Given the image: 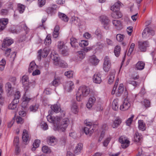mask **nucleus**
I'll list each match as a JSON object with an SVG mask.
<instances>
[{"label":"nucleus","instance_id":"obj_14","mask_svg":"<svg viewBox=\"0 0 156 156\" xmlns=\"http://www.w3.org/2000/svg\"><path fill=\"white\" fill-rule=\"evenodd\" d=\"M13 43V41L12 39L9 37H6L3 41L2 46L3 48H5L10 45Z\"/></svg>","mask_w":156,"mask_h":156},{"label":"nucleus","instance_id":"obj_60","mask_svg":"<svg viewBox=\"0 0 156 156\" xmlns=\"http://www.w3.org/2000/svg\"><path fill=\"white\" fill-rule=\"evenodd\" d=\"M145 93L146 92L145 91V88L143 87L141 88L140 91L139 93L138 94V95L142 96L144 94H145Z\"/></svg>","mask_w":156,"mask_h":156},{"label":"nucleus","instance_id":"obj_31","mask_svg":"<svg viewBox=\"0 0 156 156\" xmlns=\"http://www.w3.org/2000/svg\"><path fill=\"white\" fill-rule=\"evenodd\" d=\"M142 135L139 133L136 132L135 133V136H134V141L137 142H140L142 139Z\"/></svg>","mask_w":156,"mask_h":156},{"label":"nucleus","instance_id":"obj_35","mask_svg":"<svg viewBox=\"0 0 156 156\" xmlns=\"http://www.w3.org/2000/svg\"><path fill=\"white\" fill-rule=\"evenodd\" d=\"M51 109L55 112L58 113L61 110L60 106L57 104L51 106Z\"/></svg>","mask_w":156,"mask_h":156},{"label":"nucleus","instance_id":"obj_15","mask_svg":"<svg viewBox=\"0 0 156 156\" xmlns=\"http://www.w3.org/2000/svg\"><path fill=\"white\" fill-rule=\"evenodd\" d=\"M57 6L56 5H53L49 7L46 9V11L48 14L52 15L56 12Z\"/></svg>","mask_w":156,"mask_h":156},{"label":"nucleus","instance_id":"obj_52","mask_svg":"<svg viewBox=\"0 0 156 156\" xmlns=\"http://www.w3.org/2000/svg\"><path fill=\"white\" fill-rule=\"evenodd\" d=\"M20 92L19 91L16 92L14 94V98L13 100H15V101H19V99L20 98Z\"/></svg>","mask_w":156,"mask_h":156},{"label":"nucleus","instance_id":"obj_61","mask_svg":"<svg viewBox=\"0 0 156 156\" xmlns=\"http://www.w3.org/2000/svg\"><path fill=\"white\" fill-rule=\"evenodd\" d=\"M16 121L18 123L22 124L23 122V118L20 117H17L16 119Z\"/></svg>","mask_w":156,"mask_h":156},{"label":"nucleus","instance_id":"obj_59","mask_svg":"<svg viewBox=\"0 0 156 156\" xmlns=\"http://www.w3.org/2000/svg\"><path fill=\"white\" fill-rule=\"evenodd\" d=\"M40 143V141L39 140H35L33 144V146L38 147Z\"/></svg>","mask_w":156,"mask_h":156},{"label":"nucleus","instance_id":"obj_58","mask_svg":"<svg viewBox=\"0 0 156 156\" xmlns=\"http://www.w3.org/2000/svg\"><path fill=\"white\" fill-rule=\"evenodd\" d=\"M8 13V10L5 9H2L1 11V14L2 15H6Z\"/></svg>","mask_w":156,"mask_h":156},{"label":"nucleus","instance_id":"obj_36","mask_svg":"<svg viewBox=\"0 0 156 156\" xmlns=\"http://www.w3.org/2000/svg\"><path fill=\"white\" fill-rule=\"evenodd\" d=\"M121 123V120L119 118H117L115 119L113 122L112 125V127L113 128H116L119 126L120 124Z\"/></svg>","mask_w":156,"mask_h":156},{"label":"nucleus","instance_id":"obj_46","mask_svg":"<svg viewBox=\"0 0 156 156\" xmlns=\"http://www.w3.org/2000/svg\"><path fill=\"white\" fill-rule=\"evenodd\" d=\"M70 44L73 47H76L78 45L77 40L75 38L73 37L70 38Z\"/></svg>","mask_w":156,"mask_h":156},{"label":"nucleus","instance_id":"obj_13","mask_svg":"<svg viewBox=\"0 0 156 156\" xmlns=\"http://www.w3.org/2000/svg\"><path fill=\"white\" fill-rule=\"evenodd\" d=\"M21 82L24 88L27 90L28 89L29 85V82L28 76L26 75L23 76L22 78Z\"/></svg>","mask_w":156,"mask_h":156},{"label":"nucleus","instance_id":"obj_63","mask_svg":"<svg viewBox=\"0 0 156 156\" xmlns=\"http://www.w3.org/2000/svg\"><path fill=\"white\" fill-rule=\"evenodd\" d=\"M110 140V138L109 137L107 138L104 142L103 145L105 147H106L108 146Z\"/></svg>","mask_w":156,"mask_h":156},{"label":"nucleus","instance_id":"obj_54","mask_svg":"<svg viewBox=\"0 0 156 156\" xmlns=\"http://www.w3.org/2000/svg\"><path fill=\"white\" fill-rule=\"evenodd\" d=\"M124 37V35L118 34L116 35V38L118 41H121L123 40Z\"/></svg>","mask_w":156,"mask_h":156},{"label":"nucleus","instance_id":"obj_41","mask_svg":"<svg viewBox=\"0 0 156 156\" xmlns=\"http://www.w3.org/2000/svg\"><path fill=\"white\" fill-rule=\"evenodd\" d=\"M138 127L139 129L144 131L145 129V124L142 120H139L138 122Z\"/></svg>","mask_w":156,"mask_h":156},{"label":"nucleus","instance_id":"obj_50","mask_svg":"<svg viewBox=\"0 0 156 156\" xmlns=\"http://www.w3.org/2000/svg\"><path fill=\"white\" fill-rule=\"evenodd\" d=\"M42 151L44 153H49L51 152V150L46 146H44L42 147Z\"/></svg>","mask_w":156,"mask_h":156},{"label":"nucleus","instance_id":"obj_64","mask_svg":"<svg viewBox=\"0 0 156 156\" xmlns=\"http://www.w3.org/2000/svg\"><path fill=\"white\" fill-rule=\"evenodd\" d=\"M19 142V138L18 137H15L14 140V145L16 147H17L18 145V143Z\"/></svg>","mask_w":156,"mask_h":156},{"label":"nucleus","instance_id":"obj_32","mask_svg":"<svg viewBox=\"0 0 156 156\" xmlns=\"http://www.w3.org/2000/svg\"><path fill=\"white\" fill-rule=\"evenodd\" d=\"M124 90L123 85L122 84H120L118 90L116 92V94L118 97L120 96L123 93Z\"/></svg>","mask_w":156,"mask_h":156},{"label":"nucleus","instance_id":"obj_6","mask_svg":"<svg viewBox=\"0 0 156 156\" xmlns=\"http://www.w3.org/2000/svg\"><path fill=\"white\" fill-rule=\"evenodd\" d=\"M84 122L86 125V126L84 127V133L86 135L89 134L90 136L94 131L92 130L93 128H92L91 130H90L92 126V123L88 122L87 120L85 121Z\"/></svg>","mask_w":156,"mask_h":156},{"label":"nucleus","instance_id":"obj_28","mask_svg":"<svg viewBox=\"0 0 156 156\" xmlns=\"http://www.w3.org/2000/svg\"><path fill=\"white\" fill-rule=\"evenodd\" d=\"M5 87L8 93L11 94L13 91V88L12 87L11 83L9 82H7L5 84Z\"/></svg>","mask_w":156,"mask_h":156},{"label":"nucleus","instance_id":"obj_51","mask_svg":"<svg viewBox=\"0 0 156 156\" xmlns=\"http://www.w3.org/2000/svg\"><path fill=\"white\" fill-rule=\"evenodd\" d=\"M80 46L83 47L87 46L88 44V42L87 40H82L81 41L80 43L79 44Z\"/></svg>","mask_w":156,"mask_h":156},{"label":"nucleus","instance_id":"obj_24","mask_svg":"<svg viewBox=\"0 0 156 156\" xmlns=\"http://www.w3.org/2000/svg\"><path fill=\"white\" fill-rule=\"evenodd\" d=\"M89 61L92 64L96 65L99 63V60L96 58L95 55H93L90 58Z\"/></svg>","mask_w":156,"mask_h":156},{"label":"nucleus","instance_id":"obj_39","mask_svg":"<svg viewBox=\"0 0 156 156\" xmlns=\"http://www.w3.org/2000/svg\"><path fill=\"white\" fill-rule=\"evenodd\" d=\"M37 67V66L36 65L35 63L34 62H31L30 64L29 68V72L30 73H31L32 71L36 69Z\"/></svg>","mask_w":156,"mask_h":156},{"label":"nucleus","instance_id":"obj_20","mask_svg":"<svg viewBox=\"0 0 156 156\" xmlns=\"http://www.w3.org/2000/svg\"><path fill=\"white\" fill-rule=\"evenodd\" d=\"M121 3L119 1L115 3L111 7V10L112 11H119V9L121 6Z\"/></svg>","mask_w":156,"mask_h":156},{"label":"nucleus","instance_id":"obj_43","mask_svg":"<svg viewBox=\"0 0 156 156\" xmlns=\"http://www.w3.org/2000/svg\"><path fill=\"white\" fill-rule=\"evenodd\" d=\"M44 43L47 46H48L51 43V40L49 35L48 34L47 35L44 40Z\"/></svg>","mask_w":156,"mask_h":156},{"label":"nucleus","instance_id":"obj_48","mask_svg":"<svg viewBox=\"0 0 156 156\" xmlns=\"http://www.w3.org/2000/svg\"><path fill=\"white\" fill-rule=\"evenodd\" d=\"M25 9V6L21 4H18V10L19 12L20 13H23Z\"/></svg>","mask_w":156,"mask_h":156},{"label":"nucleus","instance_id":"obj_22","mask_svg":"<svg viewBox=\"0 0 156 156\" xmlns=\"http://www.w3.org/2000/svg\"><path fill=\"white\" fill-rule=\"evenodd\" d=\"M145 65V63L144 62L140 61L136 64L135 68L137 70H142L144 69Z\"/></svg>","mask_w":156,"mask_h":156},{"label":"nucleus","instance_id":"obj_29","mask_svg":"<svg viewBox=\"0 0 156 156\" xmlns=\"http://www.w3.org/2000/svg\"><path fill=\"white\" fill-rule=\"evenodd\" d=\"M59 26L58 25H56L52 34L54 38H56L58 37L59 34Z\"/></svg>","mask_w":156,"mask_h":156},{"label":"nucleus","instance_id":"obj_57","mask_svg":"<svg viewBox=\"0 0 156 156\" xmlns=\"http://www.w3.org/2000/svg\"><path fill=\"white\" fill-rule=\"evenodd\" d=\"M46 0H38V4L40 7H41L45 5Z\"/></svg>","mask_w":156,"mask_h":156},{"label":"nucleus","instance_id":"obj_62","mask_svg":"<svg viewBox=\"0 0 156 156\" xmlns=\"http://www.w3.org/2000/svg\"><path fill=\"white\" fill-rule=\"evenodd\" d=\"M133 32V27H128L127 29V32L129 35H131V33Z\"/></svg>","mask_w":156,"mask_h":156},{"label":"nucleus","instance_id":"obj_34","mask_svg":"<svg viewBox=\"0 0 156 156\" xmlns=\"http://www.w3.org/2000/svg\"><path fill=\"white\" fill-rule=\"evenodd\" d=\"M112 109L115 111H117L119 108L118 100L117 99L114 100L112 105Z\"/></svg>","mask_w":156,"mask_h":156},{"label":"nucleus","instance_id":"obj_26","mask_svg":"<svg viewBox=\"0 0 156 156\" xmlns=\"http://www.w3.org/2000/svg\"><path fill=\"white\" fill-rule=\"evenodd\" d=\"M112 23L117 29L120 30L121 29L122 25L120 21L117 20H113L112 21Z\"/></svg>","mask_w":156,"mask_h":156},{"label":"nucleus","instance_id":"obj_55","mask_svg":"<svg viewBox=\"0 0 156 156\" xmlns=\"http://www.w3.org/2000/svg\"><path fill=\"white\" fill-rule=\"evenodd\" d=\"M42 128L44 130H46L48 129V126L46 123L42 122L41 123Z\"/></svg>","mask_w":156,"mask_h":156},{"label":"nucleus","instance_id":"obj_38","mask_svg":"<svg viewBox=\"0 0 156 156\" xmlns=\"http://www.w3.org/2000/svg\"><path fill=\"white\" fill-rule=\"evenodd\" d=\"M39 107V105L38 103H34L31 105L30 107V111L33 112H35L38 109Z\"/></svg>","mask_w":156,"mask_h":156},{"label":"nucleus","instance_id":"obj_4","mask_svg":"<svg viewBox=\"0 0 156 156\" xmlns=\"http://www.w3.org/2000/svg\"><path fill=\"white\" fill-rule=\"evenodd\" d=\"M58 48L60 53L63 55H68V48L66 46L63 42L59 41L58 42Z\"/></svg>","mask_w":156,"mask_h":156},{"label":"nucleus","instance_id":"obj_45","mask_svg":"<svg viewBox=\"0 0 156 156\" xmlns=\"http://www.w3.org/2000/svg\"><path fill=\"white\" fill-rule=\"evenodd\" d=\"M71 110L73 113L76 114L78 111V107L77 104L74 102L73 103L71 107Z\"/></svg>","mask_w":156,"mask_h":156},{"label":"nucleus","instance_id":"obj_3","mask_svg":"<svg viewBox=\"0 0 156 156\" xmlns=\"http://www.w3.org/2000/svg\"><path fill=\"white\" fill-rule=\"evenodd\" d=\"M69 122L68 118H66L63 119L59 125L57 126V130L60 132H64L67 127Z\"/></svg>","mask_w":156,"mask_h":156},{"label":"nucleus","instance_id":"obj_10","mask_svg":"<svg viewBox=\"0 0 156 156\" xmlns=\"http://www.w3.org/2000/svg\"><path fill=\"white\" fill-rule=\"evenodd\" d=\"M101 19L104 28L106 30L108 29L109 27V20L108 18L105 16H101Z\"/></svg>","mask_w":156,"mask_h":156},{"label":"nucleus","instance_id":"obj_42","mask_svg":"<svg viewBox=\"0 0 156 156\" xmlns=\"http://www.w3.org/2000/svg\"><path fill=\"white\" fill-rule=\"evenodd\" d=\"M121 48L119 46H116L115 48L114 52L115 55L116 57H118L120 54V52Z\"/></svg>","mask_w":156,"mask_h":156},{"label":"nucleus","instance_id":"obj_37","mask_svg":"<svg viewBox=\"0 0 156 156\" xmlns=\"http://www.w3.org/2000/svg\"><path fill=\"white\" fill-rule=\"evenodd\" d=\"M77 55L78 59L81 60L85 57V53L83 51H77Z\"/></svg>","mask_w":156,"mask_h":156},{"label":"nucleus","instance_id":"obj_30","mask_svg":"<svg viewBox=\"0 0 156 156\" xmlns=\"http://www.w3.org/2000/svg\"><path fill=\"white\" fill-rule=\"evenodd\" d=\"M58 15L59 17L63 21L65 22H67L68 21L69 19L67 16L65 14L59 12Z\"/></svg>","mask_w":156,"mask_h":156},{"label":"nucleus","instance_id":"obj_16","mask_svg":"<svg viewBox=\"0 0 156 156\" xmlns=\"http://www.w3.org/2000/svg\"><path fill=\"white\" fill-rule=\"evenodd\" d=\"M64 88L67 92H69L74 88V84L72 81L66 82L64 86Z\"/></svg>","mask_w":156,"mask_h":156},{"label":"nucleus","instance_id":"obj_7","mask_svg":"<svg viewBox=\"0 0 156 156\" xmlns=\"http://www.w3.org/2000/svg\"><path fill=\"white\" fill-rule=\"evenodd\" d=\"M104 62L103 65V69L106 72H108L111 67V61L108 56H106L104 58Z\"/></svg>","mask_w":156,"mask_h":156},{"label":"nucleus","instance_id":"obj_2","mask_svg":"<svg viewBox=\"0 0 156 156\" xmlns=\"http://www.w3.org/2000/svg\"><path fill=\"white\" fill-rule=\"evenodd\" d=\"M51 58L53 61L54 65L62 68L67 66V64L64 61L61 59L57 54H55V55H51Z\"/></svg>","mask_w":156,"mask_h":156},{"label":"nucleus","instance_id":"obj_1","mask_svg":"<svg viewBox=\"0 0 156 156\" xmlns=\"http://www.w3.org/2000/svg\"><path fill=\"white\" fill-rule=\"evenodd\" d=\"M90 88L86 86L80 87L79 88L76 94V98L77 101H80L84 96H87L90 93Z\"/></svg>","mask_w":156,"mask_h":156},{"label":"nucleus","instance_id":"obj_11","mask_svg":"<svg viewBox=\"0 0 156 156\" xmlns=\"http://www.w3.org/2000/svg\"><path fill=\"white\" fill-rule=\"evenodd\" d=\"M131 104L127 99H125L122 105L120 107V109L122 111L128 110L130 107Z\"/></svg>","mask_w":156,"mask_h":156},{"label":"nucleus","instance_id":"obj_40","mask_svg":"<svg viewBox=\"0 0 156 156\" xmlns=\"http://www.w3.org/2000/svg\"><path fill=\"white\" fill-rule=\"evenodd\" d=\"M150 31V28L148 27L144 29L142 33V35L143 37L146 38L149 37V32Z\"/></svg>","mask_w":156,"mask_h":156},{"label":"nucleus","instance_id":"obj_19","mask_svg":"<svg viewBox=\"0 0 156 156\" xmlns=\"http://www.w3.org/2000/svg\"><path fill=\"white\" fill-rule=\"evenodd\" d=\"M94 82L96 83H100L101 82V75L99 73H96L93 77Z\"/></svg>","mask_w":156,"mask_h":156},{"label":"nucleus","instance_id":"obj_21","mask_svg":"<svg viewBox=\"0 0 156 156\" xmlns=\"http://www.w3.org/2000/svg\"><path fill=\"white\" fill-rule=\"evenodd\" d=\"M83 147V145L82 143H79L74 148V153L77 154H80L82 149Z\"/></svg>","mask_w":156,"mask_h":156},{"label":"nucleus","instance_id":"obj_23","mask_svg":"<svg viewBox=\"0 0 156 156\" xmlns=\"http://www.w3.org/2000/svg\"><path fill=\"white\" fill-rule=\"evenodd\" d=\"M22 139L24 142H27L29 139V136L27 131L24 129L22 134Z\"/></svg>","mask_w":156,"mask_h":156},{"label":"nucleus","instance_id":"obj_33","mask_svg":"<svg viewBox=\"0 0 156 156\" xmlns=\"http://www.w3.org/2000/svg\"><path fill=\"white\" fill-rule=\"evenodd\" d=\"M112 17L114 18H121L122 14L119 11H113L111 14Z\"/></svg>","mask_w":156,"mask_h":156},{"label":"nucleus","instance_id":"obj_9","mask_svg":"<svg viewBox=\"0 0 156 156\" xmlns=\"http://www.w3.org/2000/svg\"><path fill=\"white\" fill-rule=\"evenodd\" d=\"M148 42L147 41H139L138 42V48L141 51H145L147 49V48L148 47Z\"/></svg>","mask_w":156,"mask_h":156},{"label":"nucleus","instance_id":"obj_53","mask_svg":"<svg viewBox=\"0 0 156 156\" xmlns=\"http://www.w3.org/2000/svg\"><path fill=\"white\" fill-rule=\"evenodd\" d=\"M73 74V72L71 71H69L66 72L65 73V75L69 78L72 77Z\"/></svg>","mask_w":156,"mask_h":156},{"label":"nucleus","instance_id":"obj_5","mask_svg":"<svg viewBox=\"0 0 156 156\" xmlns=\"http://www.w3.org/2000/svg\"><path fill=\"white\" fill-rule=\"evenodd\" d=\"M99 98L97 95H91L89 98L88 102L86 105V106L88 108H91L95 103V102L99 100Z\"/></svg>","mask_w":156,"mask_h":156},{"label":"nucleus","instance_id":"obj_12","mask_svg":"<svg viewBox=\"0 0 156 156\" xmlns=\"http://www.w3.org/2000/svg\"><path fill=\"white\" fill-rule=\"evenodd\" d=\"M48 49L46 48H44L42 51L41 49L38 52V58L39 60H40L41 58V56L44 58L46 57L48 55Z\"/></svg>","mask_w":156,"mask_h":156},{"label":"nucleus","instance_id":"obj_44","mask_svg":"<svg viewBox=\"0 0 156 156\" xmlns=\"http://www.w3.org/2000/svg\"><path fill=\"white\" fill-rule=\"evenodd\" d=\"M142 104L146 108L150 106V102L149 100L147 99H144L142 102Z\"/></svg>","mask_w":156,"mask_h":156},{"label":"nucleus","instance_id":"obj_25","mask_svg":"<svg viewBox=\"0 0 156 156\" xmlns=\"http://www.w3.org/2000/svg\"><path fill=\"white\" fill-rule=\"evenodd\" d=\"M13 100L12 103L8 106V108L10 109H15L17 107V104L19 102V101L17 100Z\"/></svg>","mask_w":156,"mask_h":156},{"label":"nucleus","instance_id":"obj_47","mask_svg":"<svg viewBox=\"0 0 156 156\" xmlns=\"http://www.w3.org/2000/svg\"><path fill=\"white\" fill-rule=\"evenodd\" d=\"M61 118L58 116L54 117L53 121V123L55 125L56 124L57 126L59 125L60 123Z\"/></svg>","mask_w":156,"mask_h":156},{"label":"nucleus","instance_id":"obj_17","mask_svg":"<svg viewBox=\"0 0 156 156\" xmlns=\"http://www.w3.org/2000/svg\"><path fill=\"white\" fill-rule=\"evenodd\" d=\"M56 139L53 136H49L47 138V143L51 146L55 145L57 143Z\"/></svg>","mask_w":156,"mask_h":156},{"label":"nucleus","instance_id":"obj_18","mask_svg":"<svg viewBox=\"0 0 156 156\" xmlns=\"http://www.w3.org/2000/svg\"><path fill=\"white\" fill-rule=\"evenodd\" d=\"M8 23V19L7 18L0 19V31L3 30Z\"/></svg>","mask_w":156,"mask_h":156},{"label":"nucleus","instance_id":"obj_56","mask_svg":"<svg viewBox=\"0 0 156 156\" xmlns=\"http://www.w3.org/2000/svg\"><path fill=\"white\" fill-rule=\"evenodd\" d=\"M135 44L134 43H132L131 44L129 50L128 54H129V53H130V54L133 51L135 47Z\"/></svg>","mask_w":156,"mask_h":156},{"label":"nucleus","instance_id":"obj_8","mask_svg":"<svg viewBox=\"0 0 156 156\" xmlns=\"http://www.w3.org/2000/svg\"><path fill=\"white\" fill-rule=\"evenodd\" d=\"M119 141L122 144L121 146L123 148H125L127 147L130 143L127 138L124 136H121L119 138Z\"/></svg>","mask_w":156,"mask_h":156},{"label":"nucleus","instance_id":"obj_27","mask_svg":"<svg viewBox=\"0 0 156 156\" xmlns=\"http://www.w3.org/2000/svg\"><path fill=\"white\" fill-rule=\"evenodd\" d=\"M115 73V71L114 70H112L111 72L108 81V83L109 84H112L114 81Z\"/></svg>","mask_w":156,"mask_h":156},{"label":"nucleus","instance_id":"obj_49","mask_svg":"<svg viewBox=\"0 0 156 156\" xmlns=\"http://www.w3.org/2000/svg\"><path fill=\"white\" fill-rule=\"evenodd\" d=\"M60 78H55L52 82V84L55 86H57L60 83Z\"/></svg>","mask_w":156,"mask_h":156}]
</instances>
